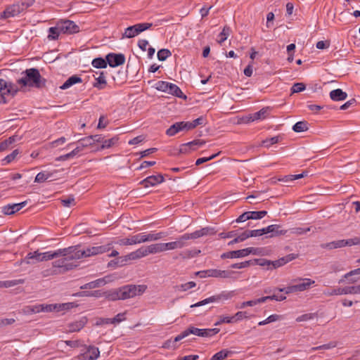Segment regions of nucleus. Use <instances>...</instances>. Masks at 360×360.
I'll use <instances>...</instances> for the list:
<instances>
[{"label":"nucleus","instance_id":"1","mask_svg":"<svg viewBox=\"0 0 360 360\" xmlns=\"http://www.w3.org/2000/svg\"><path fill=\"white\" fill-rule=\"evenodd\" d=\"M22 74L25 75V77L17 80V83L21 87L28 86L40 89L45 86L46 80L41 76L39 70L37 68L27 69Z\"/></svg>","mask_w":360,"mask_h":360},{"label":"nucleus","instance_id":"2","mask_svg":"<svg viewBox=\"0 0 360 360\" xmlns=\"http://www.w3.org/2000/svg\"><path fill=\"white\" fill-rule=\"evenodd\" d=\"M75 247H68L66 248L58 249V252L61 254L58 255L60 259L52 262V265L56 269L60 270L61 274L72 269L73 264L70 261L76 260L75 258L74 251Z\"/></svg>","mask_w":360,"mask_h":360},{"label":"nucleus","instance_id":"3","mask_svg":"<svg viewBox=\"0 0 360 360\" xmlns=\"http://www.w3.org/2000/svg\"><path fill=\"white\" fill-rule=\"evenodd\" d=\"M219 332V329L217 328H207V329H200L195 328L193 326H188L185 330L178 335L174 340L173 342H177L189 335H195L198 337H212Z\"/></svg>","mask_w":360,"mask_h":360},{"label":"nucleus","instance_id":"4","mask_svg":"<svg viewBox=\"0 0 360 360\" xmlns=\"http://www.w3.org/2000/svg\"><path fill=\"white\" fill-rule=\"evenodd\" d=\"M33 0H26L10 5L0 14V18H9L17 16L33 4Z\"/></svg>","mask_w":360,"mask_h":360},{"label":"nucleus","instance_id":"5","mask_svg":"<svg viewBox=\"0 0 360 360\" xmlns=\"http://www.w3.org/2000/svg\"><path fill=\"white\" fill-rule=\"evenodd\" d=\"M75 250L74 251L75 258L76 260L87 257L90 256L96 255L98 254H103L104 252H106L109 251L111 248L112 245L110 243H108L105 245H101V246H94L91 248H88L86 250H82L79 249L77 246H75Z\"/></svg>","mask_w":360,"mask_h":360},{"label":"nucleus","instance_id":"6","mask_svg":"<svg viewBox=\"0 0 360 360\" xmlns=\"http://www.w3.org/2000/svg\"><path fill=\"white\" fill-rule=\"evenodd\" d=\"M147 289L146 285H127L120 288L121 300H127L141 295Z\"/></svg>","mask_w":360,"mask_h":360},{"label":"nucleus","instance_id":"7","mask_svg":"<svg viewBox=\"0 0 360 360\" xmlns=\"http://www.w3.org/2000/svg\"><path fill=\"white\" fill-rule=\"evenodd\" d=\"M19 91L15 84L0 79V103L8 102L6 97H13Z\"/></svg>","mask_w":360,"mask_h":360},{"label":"nucleus","instance_id":"8","mask_svg":"<svg viewBox=\"0 0 360 360\" xmlns=\"http://www.w3.org/2000/svg\"><path fill=\"white\" fill-rule=\"evenodd\" d=\"M233 295H234L233 291L221 292L219 295L211 296V297L206 298L202 301H200L195 304H191V308L198 307L205 305L207 304L219 302L220 300H227L231 299Z\"/></svg>","mask_w":360,"mask_h":360},{"label":"nucleus","instance_id":"9","mask_svg":"<svg viewBox=\"0 0 360 360\" xmlns=\"http://www.w3.org/2000/svg\"><path fill=\"white\" fill-rule=\"evenodd\" d=\"M259 253V248H247L238 250H233L227 252H224L221 255L222 259L225 258H240L244 257L250 254L258 255Z\"/></svg>","mask_w":360,"mask_h":360},{"label":"nucleus","instance_id":"10","mask_svg":"<svg viewBox=\"0 0 360 360\" xmlns=\"http://www.w3.org/2000/svg\"><path fill=\"white\" fill-rule=\"evenodd\" d=\"M152 23L144 22V23H138L132 26L128 27L124 32V37L127 38H132L135 36L138 35L141 32L150 28L152 27Z\"/></svg>","mask_w":360,"mask_h":360},{"label":"nucleus","instance_id":"11","mask_svg":"<svg viewBox=\"0 0 360 360\" xmlns=\"http://www.w3.org/2000/svg\"><path fill=\"white\" fill-rule=\"evenodd\" d=\"M58 24L61 33L73 34L79 32V27L72 20H61Z\"/></svg>","mask_w":360,"mask_h":360},{"label":"nucleus","instance_id":"12","mask_svg":"<svg viewBox=\"0 0 360 360\" xmlns=\"http://www.w3.org/2000/svg\"><path fill=\"white\" fill-rule=\"evenodd\" d=\"M72 303L39 304L40 312L60 311L70 308Z\"/></svg>","mask_w":360,"mask_h":360},{"label":"nucleus","instance_id":"13","mask_svg":"<svg viewBox=\"0 0 360 360\" xmlns=\"http://www.w3.org/2000/svg\"><path fill=\"white\" fill-rule=\"evenodd\" d=\"M106 60L110 67L115 68L125 63V56L122 53H110L106 56Z\"/></svg>","mask_w":360,"mask_h":360},{"label":"nucleus","instance_id":"14","mask_svg":"<svg viewBox=\"0 0 360 360\" xmlns=\"http://www.w3.org/2000/svg\"><path fill=\"white\" fill-rule=\"evenodd\" d=\"M164 181L165 178L162 174L152 175L141 181L139 184L144 188H148L149 186H155L162 183Z\"/></svg>","mask_w":360,"mask_h":360},{"label":"nucleus","instance_id":"15","mask_svg":"<svg viewBox=\"0 0 360 360\" xmlns=\"http://www.w3.org/2000/svg\"><path fill=\"white\" fill-rule=\"evenodd\" d=\"M100 355V352L98 347L94 346H89L85 353L81 354L77 356L79 359L84 360H96Z\"/></svg>","mask_w":360,"mask_h":360},{"label":"nucleus","instance_id":"16","mask_svg":"<svg viewBox=\"0 0 360 360\" xmlns=\"http://www.w3.org/2000/svg\"><path fill=\"white\" fill-rule=\"evenodd\" d=\"M210 277L214 278H233V275L236 272L233 271H225V270H219V269H210Z\"/></svg>","mask_w":360,"mask_h":360},{"label":"nucleus","instance_id":"17","mask_svg":"<svg viewBox=\"0 0 360 360\" xmlns=\"http://www.w3.org/2000/svg\"><path fill=\"white\" fill-rule=\"evenodd\" d=\"M281 226L278 224H271L264 228L265 234L271 233L270 237L285 235L287 233V230H281Z\"/></svg>","mask_w":360,"mask_h":360},{"label":"nucleus","instance_id":"18","mask_svg":"<svg viewBox=\"0 0 360 360\" xmlns=\"http://www.w3.org/2000/svg\"><path fill=\"white\" fill-rule=\"evenodd\" d=\"M26 204L27 202L24 201L20 203L6 205L3 207V212L7 215L13 214L24 207Z\"/></svg>","mask_w":360,"mask_h":360},{"label":"nucleus","instance_id":"19","mask_svg":"<svg viewBox=\"0 0 360 360\" xmlns=\"http://www.w3.org/2000/svg\"><path fill=\"white\" fill-rule=\"evenodd\" d=\"M307 175V172H302L299 174L287 175L281 179H278L276 180L271 179V181H272V183H274V184H276L277 181H283L286 184L287 186H289L290 185L288 184L290 182H291L294 180H296V179L303 178V177L306 176Z\"/></svg>","mask_w":360,"mask_h":360},{"label":"nucleus","instance_id":"20","mask_svg":"<svg viewBox=\"0 0 360 360\" xmlns=\"http://www.w3.org/2000/svg\"><path fill=\"white\" fill-rule=\"evenodd\" d=\"M94 76L95 77V82L93 84V86L99 90L103 89L107 85L104 72H100L98 77Z\"/></svg>","mask_w":360,"mask_h":360},{"label":"nucleus","instance_id":"21","mask_svg":"<svg viewBox=\"0 0 360 360\" xmlns=\"http://www.w3.org/2000/svg\"><path fill=\"white\" fill-rule=\"evenodd\" d=\"M87 323V319L86 317H82L81 319L76 321L72 323H70L68 326L69 332H77L79 331L82 328L84 327V326Z\"/></svg>","mask_w":360,"mask_h":360},{"label":"nucleus","instance_id":"22","mask_svg":"<svg viewBox=\"0 0 360 360\" xmlns=\"http://www.w3.org/2000/svg\"><path fill=\"white\" fill-rule=\"evenodd\" d=\"M300 281L302 282L295 285L296 292L304 291L315 283L314 281L310 278H300Z\"/></svg>","mask_w":360,"mask_h":360},{"label":"nucleus","instance_id":"23","mask_svg":"<svg viewBox=\"0 0 360 360\" xmlns=\"http://www.w3.org/2000/svg\"><path fill=\"white\" fill-rule=\"evenodd\" d=\"M330 97L333 101H340L347 98V94L340 89L333 90L330 92Z\"/></svg>","mask_w":360,"mask_h":360},{"label":"nucleus","instance_id":"24","mask_svg":"<svg viewBox=\"0 0 360 360\" xmlns=\"http://www.w3.org/2000/svg\"><path fill=\"white\" fill-rule=\"evenodd\" d=\"M41 252L39 250H36L33 252H29L27 256L23 259V261H25V263L27 264H33L34 262H32V259H35L36 262H41Z\"/></svg>","mask_w":360,"mask_h":360},{"label":"nucleus","instance_id":"25","mask_svg":"<svg viewBox=\"0 0 360 360\" xmlns=\"http://www.w3.org/2000/svg\"><path fill=\"white\" fill-rule=\"evenodd\" d=\"M106 281L104 278H98L81 286V289H93L104 285Z\"/></svg>","mask_w":360,"mask_h":360},{"label":"nucleus","instance_id":"26","mask_svg":"<svg viewBox=\"0 0 360 360\" xmlns=\"http://www.w3.org/2000/svg\"><path fill=\"white\" fill-rule=\"evenodd\" d=\"M167 236V233L165 232H158V233H145V241L146 242H151V241H155L158 240Z\"/></svg>","mask_w":360,"mask_h":360},{"label":"nucleus","instance_id":"27","mask_svg":"<svg viewBox=\"0 0 360 360\" xmlns=\"http://www.w3.org/2000/svg\"><path fill=\"white\" fill-rule=\"evenodd\" d=\"M323 295L326 296L342 295L345 294V287H336L332 289H327L323 291Z\"/></svg>","mask_w":360,"mask_h":360},{"label":"nucleus","instance_id":"28","mask_svg":"<svg viewBox=\"0 0 360 360\" xmlns=\"http://www.w3.org/2000/svg\"><path fill=\"white\" fill-rule=\"evenodd\" d=\"M285 299H286V297L283 295H273L265 296V297H262L256 299L255 302H256V304H258L263 303V302H266V300H274L276 301H283V300H285Z\"/></svg>","mask_w":360,"mask_h":360},{"label":"nucleus","instance_id":"29","mask_svg":"<svg viewBox=\"0 0 360 360\" xmlns=\"http://www.w3.org/2000/svg\"><path fill=\"white\" fill-rule=\"evenodd\" d=\"M82 82V78L77 75H73L69 77L64 84L60 86L61 89H67L75 84L81 83Z\"/></svg>","mask_w":360,"mask_h":360},{"label":"nucleus","instance_id":"30","mask_svg":"<svg viewBox=\"0 0 360 360\" xmlns=\"http://www.w3.org/2000/svg\"><path fill=\"white\" fill-rule=\"evenodd\" d=\"M105 297L110 301H116L121 300V294L120 292V288L111 290L109 291H105Z\"/></svg>","mask_w":360,"mask_h":360},{"label":"nucleus","instance_id":"31","mask_svg":"<svg viewBox=\"0 0 360 360\" xmlns=\"http://www.w3.org/2000/svg\"><path fill=\"white\" fill-rule=\"evenodd\" d=\"M167 93L179 98H186L179 87L174 84L169 83Z\"/></svg>","mask_w":360,"mask_h":360},{"label":"nucleus","instance_id":"32","mask_svg":"<svg viewBox=\"0 0 360 360\" xmlns=\"http://www.w3.org/2000/svg\"><path fill=\"white\" fill-rule=\"evenodd\" d=\"M181 131H184L181 122H176L167 129L166 134L169 136H173Z\"/></svg>","mask_w":360,"mask_h":360},{"label":"nucleus","instance_id":"33","mask_svg":"<svg viewBox=\"0 0 360 360\" xmlns=\"http://www.w3.org/2000/svg\"><path fill=\"white\" fill-rule=\"evenodd\" d=\"M39 304L36 305H28L22 308V311L25 315H31L33 314L40 313Z\"/></svg>","mask_w":360,"mask_h":360},{"label":"nucleus","instance_id":"34","mask_svg":"<svg viewBox=\"0 0 360 360\" xmlns=\"http://www.w3.org/2000/svg\"><path fill=\"white\" fill-rule=\"evenodd\" d=\"M60 254V252H58V250L55 251H48L45 252H41V261H49L55 258H58V255Z\"/></svg>","mask_w":360,"mask_h":360},{"label":"nucleus","instance_id":"35","mask_svg":"<svg viewBox=\"0 0 360 360\" xmlns=\"http://www.w3.org/2000/svg\"><path fill=\"white\" fill-rule=\"evenodd\" d=\"M53 173L51 172H41L37 174L34 182L42 183L52 177Z\"/></svg>","mask_w":360,"mask_h":360},{"label":"nucleus","instance_id":"36","mask_svg":"<svg viewBox=\"0 0 360 360\" xmlns=\"http://www.w3.org/2000/svg\"><path fill=\"white\" fill-rule=\"evenodd\" d=\"M232 354L231 351L222 349L212 356L210 360H224Z\"/></svg>","mask_w":360,"mask_h":360},{"label":"nucleus","instance_id":"37","mask_svg":"<svg viewBox=\"0 0 360 360\" xmlns=\"http://www.w3.org/2000/svg\"><path fill=\"white\" fill-rule=\"evenodd\" d=\"M267 108H262L259 111L250 115L248 121H255L257 120L264 119L266 117Z\"/></svg>","mask_w":360,"mask_h":360},{"label":"nucleus","instance_id":"38","mask_svg":"<svg viewBox=\"0 0 360 360\" xmlns=\"http://www.w3.org/2000/svg\"><path fill=\"white\" fill-rule=\"evenodd\" d=\"M321 247L325 248H328V249H335V248H343V247H345V239L333 241V242L322 245Z\"/></svg>","mask_w":360,"mask_h":360},{"label":"nucleus","instance_id":"39","mask_svg":"<svg viewBox=\"0 0 360 360\" xmlns=\"http://www.w3.org/2000/svg\"><path fill=\"white\" fill-rule=\"evenodd\" d=\"M309 129V124L306 121L297 122L292 127V129L295 132H303L307 131Z\"/></svg>","mask_w":360,"mask_h":360},{"label":"nucleus","instance_id":"40","mask_svg":"<svg viewBox=\"0 0 360 360\" xmlns=\"http://www.w3.org/2000/svg\"><path fill=\"white\" fill-rule=\"evenodd\" d=\"M49 39L55 40L58 39L59 34L61 33L58 22L56 23V27H52L49 28Z\"/></svg>","mask_w":360,"mask_h":360},{"label":"nucleus","instance_id":"41","mask_svg":"<svg viewBox=\"0 0 360 360\" xmlns=\"http://www.w3.org/2000/svg\"><path fill=\"white\" fill-rule=\"evenodd\" d=\"M118 139H119L117 136H114L109 139H104L103 141V144H101L99 149L103 150L113 146L118 141Z\"/></svg>","mask_w":360,"mask_h":360},{"label":"nucleus","instance_id":"42","mask_svg":"<svg viewBox=\"0 0 360 360\" xmlns=\"http://www.w3.org/2000/svg\"><path fill=\"white\" fill-rule=\"evenodd\" d=\"M92 65L96 68H105L108 65L107 60L102 58H96L92 60Z\"/></svg>","mask_w":360,"mask_h":360},{"label":"nucleus","instance_id":"43","mask_svg":"<svg viewBox=\"0 0 360 360\" xmlns=\"http://www.w3.org/2000/svg\"><path fill=\"white\" fill-rule=\"evenodd\" d=\"M16 140V136H13L0 143V151L6 150L9 146L13 143Z\"/></svg>","mask_w":360,"mask_h":360},{"label":"nucleus","instance_id":"44","mask_svg":"<svg viewBox=\"0 0 360 360\" xmlns=\"http://www.w3.org/2000/svg\"><path fill=\"white\" fill-rule=\"evenodd\" d=\"M150 254H157L163 252L162 243H153L148 245Z\"/></svg>","mask_w":360,"mask_h":360},{"label":"nucleus","instance_id":"45","mask_svg":"<svg viewBox=\"0 0 360 360\" xmlns=\"http://www.w3.org/2000/svg\"><path fill=\"white\" fill-rule=\"evenodd\" d=\"M188 239L187 238V236L185 234L181 236L176 240H175L176 248H182L187 245V241Z\"/></svg>","mask_w":360,"mask_h":360},{"label":"nucleus","instance_id":"46","mask_svg":"<svg viewBox=\"0 0 360 360\" xmlns=\"http://www.w3.org/2000/svg\"><path fill=\"white\" fill-rule=\"evenodd\" d=\"M172 55V53L169 50L166 49H160L158 52V58L160 61L165 60L168 57H169Z\"/></svg>","mask_w":360,"mask_h":360},{"label":"nucleus","instance_id":"47","mask_svg":"<svg viewBox=\"0 0 360 360\" xmlns=\"http://www.w3.org/2000/svg\"><path fill=\"white\" fill-rule=\"evenodd\" d=\"M131 237L133 245L146 243L145 241V233H140L136 235H134Z\"/></svg>","mask_w":360,"mask_h":360},{"label":"nucleus","instance_id":"48","mask_svg":"<svg viewBox=\"0 0 360 360\" xmlns=\"http://www.w3.org/2000/svg\"><path fill=\"white\" fill-rule=\"evenodd\" d=\"M205 141L202 139H195L193 141L189 142L190 147H191L192 151L197 150L205 144Z\"/></svg>","mask_w":360,"mask_h":360},{"label":"nucleus","instance_id":"49","mask_svg":"<svg viewBox=\"0 0 360 360\" xmlns=\"http://www.w3.org/2000/svg\"><path fill=\"white\" fill-rule=\"evenodd\" d=\"M250 212V219H260L266 215V211H252Z\"/></svg>","mask_w":360,"mask_h":360},{"label":"nucleus","instance_id":"50","mask_svg":"<svg viewBox=\"0 0 360 360\" xmlns=\"http://www.w3.org/2000/svg\"><path fill=\"white\" fill-rule=\"evenodd\" d=\"M169 82L165 81H159L155 84V88L158 91H164L167 93Z\"/></svg>","mask_w":360,"mask_h":360},{"label":"nucleus","instance_id":"51","mask_svg":"<svg viewBox=\"0 0 360 360\" xmlns=\"http://www.w3.org/2000/svg\"><path fill=\"white\" fill-rule=\"evenodd\" d=\"M41 274L44 277H47L61 274V271L56 269L55 267L52 266L51 268L44 270Z\"/></svg>","mask_w":360,"mask_h":360},{"label":"nucleus","instance_id":"52","mask_svg":"<svg viewBox=\"0 0 360 360\" xmlns=\"http://www.w3.org/2000/svg\"><path fill=\"white\" fill-rule=\"evenodd\" d=\"M4 288H10L15 286L18 284H22L24 283V279H18V280H12V281H2Z\"/></svg>","mask_w":360,"mask_h":360},{"label":"nucleus","instance_id":"53","mask_svg":"<svg viewBox=\"0 0 360 360\" xmlns=\"http://www.w3.org/2000/svg\"><path fill=\"white\" fill-rule=\"evenodd\" d=\"M310 231V228L308 227V228H306V229H304V228H301V227H295V228H292L291 229H290V233L291 234H294V235H302V234H304L306 233H307L308 231Z\"/></svg>","mask_w":360,"mask_h":360},{"label":"nucleus","instance_id":"54","mask_svg":"<svg viewBox=\"0 0 360 360\" xmlns=\"http://www.w3.org/2000/svg\"><path fill=\"white\" fill-rule=\"evenodd\" d=\"M279 141L278 136H274L269 139H266L264 141H262V146L264 147H270L271 146L278 143Z\"/></svg>","mask_w":360,"mask_h":360},{"label":"nucleus","instance_id":"55","mask_svg":"<svg viewBox=\"0 0 360 360\" xmlns=\"http://www.w3.org/2000/svg\"><path fill=\"white\" fill-rule=\"evenodd\" d=\"M200 236H205L207 235H214L217 233V231L214 230L212 227H205L199 230Z\"/></svg>","mask_w":360,"mask_h":360},{"label":"nucleus","instance_id":"56","mask_svg":"<svg viewBox=\"0 0 360 360\" xmlns=\"http://www.w3.org/2000/svg\"><path fill=\"white\" fill-rule=\"evenodd\" d=\"M279 317H280L279 315L272 314V315L269 316V317H267L265 320L259 322L258 325L259 326H264L267 323L276 321L277 320L279 319Z\"/></svg>","mask_w":360,"mask_h":360},{"label":"nucleus","instance_id":"57","mask_svg":"<svg viewBox=\"0 0 360 360\" xmlns=\"http://www.w3.org/2000/svg\"><path fill=\"white\" fill-rule=\"evenodd\" d=\"M336 347V343L333 342H330L328 344L322 345L318 347H314L311 349V351H316L319 349H329L331 348H334Z\"/></svg>","mask_w":360,"mask_h":360},{"label":"nucleus","instance_id":"58","mask_svg":"<svg viewBox=\"0 0 360 360\" xmlns=\"http://www.w3.org/2000/svg\"><path fill=\"white\" fill-rule=\"evenodd\" d=\"M306 89V86L303 83H295L291 88V93H299L304 91Z\"/></svg>","mask_w":360,"mask_h":360},{"label":"nucleus","instance_id":"59","mask_svg":"<svg viewBox=\"0 0 360 360\" xmlns=\"http://www.w3.org/2000/svg\"><path fill=\"white\" fill-rule=\"evenodd\" d=\"M105 291L103 290H94L92 292H84L83 293L84 294V295L89 297H105Z\"/></svg>","mask_w":360,"mask_h":360},{"label":"nucleus","instance_id":"60","mask_svg":"<svg viewBox=\"0 0 360 360\" xmlns=\"http://www.w3.org/2000/svg\"><path fill=\"white\" fill-rule=\"evenodd\" d=\"M125 313H119L114 318L110 319L111 324H117L125 320Z\"/></svg>","mask_w":360,"mask_h":360},{"label":"nucleus","instance_id":"61","mask_svg":"<svg viewBox=\"0 0 360 360\" xmlns=\"http://www.w3.org/2000/svg\"><path fill=\"white\" fill-rule=\"evenodd\" d=\"M229 34V28L227 27H224L221 32L219 35V39L218 40V42L220 44H222L227 39Z\"/></svg>","mask_w":360,"mask_h":360},{"label":"nucleus","instance_id":"62","mask_svg":"<svg viewBox=\"0 0 360 360\" xmlns=\"http://www.w3.org/2000/svg\"><path fill=\"white\" fill-rule=\"evenodd\" d=\"M18 154L19 150L18 149H15L11 154L6 156L3 161L6 162V164H8L11 162L13 160H14Z\"/></svg>","mask_w":360,"mask_h":360},{"label":"nucleus","instance_id":"63","mask_svg":"<svg viewBox=\"0 0 360 360\" xmlns=\"http://www.w3.org/2000/svg\"><path fill=\"white\" fill-rule=\"evenodd\" d=\"M360 245V238L354 237L353 238H349L347 240H345V246H353Z\"/></svg>","mask_w":360,"mask_h":360},{"label":"nucleus","instance_id":"64","mask_svg":"<svg viewBox=\"0 0 360 360\" xmlns=\"http://www.w3.org/2000/svg\"><path fill=\"white\" fill-rule=\"evenodd\" d=\"M251 264V261H245L239 263H235L231 265L232 269H243L248 267Z\"/></svg>","mask_w":360,"mask_h":360}]
</instances>
